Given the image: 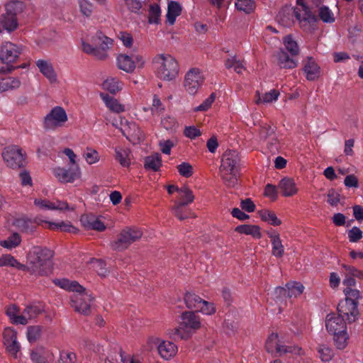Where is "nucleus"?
<instances>
[{
    "instance_id": "f257e3e1",
    "label": "nucleus",
    "mask_w": 363,
    "mask_h": 363,
    "mask_svg": "<svg viewBox=\"0 0 363 363\" xmlns=\"http://www.w3.org/2000/svg\"><path fill=\"white\" fill-rule=\"evenodd\" d=\"M54 283L65 290L74 292L71 296V306L77 312L82 314L89 312L93 298L78 282L67 279H57L54 280Z\"/></svg>"
},
{
    "instance_id": "f03ea898",
    "label": "nucleus",
    "mask_w": 363,
    "mask_h": 363,
    "mask_svg": "<svg viewBox=\"0 0 363 363\" xmlns=\"http://www.w3.org/2000/svg\"><path fill=\"white\" fill-rule=\"evenodd\" d=\"M325 328L328 333L333 335L337 349H345L349 340L347 325L344 318L335 313L328 314L325 318Z\"/></svg>"
},
{
    "instance_id": "7ed1b4c3",
    "label": "nucleus",
    "mask_w": 363,
    "mask_h": 363,
    "mask_svg": "<svg viewBox=\"0 0 363 363\" xmlns=\"http://www.w3.org/2000/svg\"><path fill=\"white\" fill-rule=\"evenodd\" d=\"M240 169V157L235 150L225 151L221 159L220 167V177L225 184L230 187L237 184Z\"/></svg>"
},
{
    "instance_id": "20e7f679",
    "label": "nucleus",
    "mask_w": 363,
    "mask_h": 363,
    "mask_svg": "<svg viewBox=\"0 0 363 363\" xmlns=\"http://www.w3.org/2000/svg\"><path fill=\"white\" fill-rule=\"evenodd\" d=\"M282 338L276 333H272L267 339L265 347L268 352L278 353L280 355L289 353L296 357L292 363H309V360L303 358L306 356V352L297 345L286 346L283 345Z\"/></svg>"
},
{
    "instance_id": "39448f33",
    "label": "nucleus",
    "mask_w": 363,
    "mask_h": 363,
    "mask_svg": "<svg viewBox=\"0 0 363 363\" xmlns=\"http://www.w3.org/2000/svg\"><path fill=\"white\" fill-rule=\"evenodd\" d=\"M201 327V323L199 315L193 312H184L182 314V322L179 326L169 330L168 335L175 340H186Z\"/></svg>"
},
{
    "instance_id": "423d86ee",
    "label": "nucleus",
    "mask_w": 363,
    "mask_h": 363,
    "mask_svg": "<svg viewBox=\"0 0 363 363\" xmlns=\"http://www.w3.org/2000/svg\"><path fill=\"white\" fill-rule=\"evenodd\" d=\"M52 252L48 248L35 246L32 248L28 256L27 266L33 273L45 274L46 269L50 267Z\"/></svg>"
},
{
    "instance_id": "0eeeda50",
    "label": "nucleus",
    "mask_w": 363,
    "mask_h": 363,
    "mask_svg": "<svg viewBox=\"0 0 363 363\" xmlns=\"http://www.w3.org/2000/svg\"><path fill=\"white\" fill-rule=\"evenodd\" d=\"M157 76L165 81L174 79L179 74V65L174 57L168 54L157 55L154 60Z\"/></svg>"
},
{
    "instance_id": "6e6552de",
    "label": "nucleus",
    "mask_w": 363,
    "mask_h": 363,
    "mask_svg": "<svg viewBox=\"0 0 363 363\" xmlns=\"http://www.w3.org/2000/svg\"><path fill=\"white\" fill-rule=\"evenodd\" d=\"M67 121L68 116L65 109L56 106L44 117L43 128L46 130H56L64 127Z\"/></svg>"
},
{
    "instance_id": "1a4fd4ad",
    "label": "nucleus",
    "mask_w": 363,
    "mask_h": 363,
    "mask_svg": "<svg viewBox=\"0 0 363 363\" xmlns=\"http://www.w3.org/2000/svg\"><path fill=\"white\" fill-rule=\"evenodd\" d=\"M143 235L140 229L126 228L123 229L118 238L111 242V247L114 250L122 251L127 249L133 242L139 240Z\"/></svg>"
},
{
    "instance_id": "9d476101",
    "label": "nucleus",
    "mask_w": 363,
    "mask_h": 363,
    "mask_svg": "<svg viewBox=\"0 0 363 363\" xmlns=\"http://www.w3.org/2000/svg\"><path fill=\"white\" fill-rule=\"evenodd\" d=\"M116 65L119 69L133 73L136 68H142L145 65L143 57L139 54H119L116 57Z\"/></svg>"
},
{
    "instance_id": "9b49d317",
    "label": "nucleus",
    "mask_w": 363,
    "mask_h": 363,
    "mask_svg": "<svg viewBox=\"0 0 363 363\" xmlns=\"http://www.w3.org/2000/svg\"><path fill=\"white\" fill-rule=\"evenodd\" d=\"M205 77L199 68H191L185 74L184 87L190 95H195L204 83Z\"/></svg>"
},
{
    "instance_id": "f8f14e48",
    "label": "nucleus",
    "mask_w": 363,
    "mask_h": 363,
    "mask_svg": "<svg viewBox=\"0 0 363 363\" xmlns=\"http://www.w3.org/2000/svg\"><path fill=\"white\" fill-rule=\"evenodd\" d=\"M4 161L6 165L12 169L20 168L25 162V154L16 145H11L4 148L2 152Z\"/></svg>"
},
{
    "instance_id": "ddd939ff",
    "label": "nucleus",
    "mask_w": 363,
    "mask_h": 363,
    "mask_svg": "<svg viewBox=\"0 0 363 363\" xmlns=\"http://www.w3.org/2000/svg\"><path fill=\"white\" fill-rule=\"evenodd\" d=\"M22 47L9 41L0 44V61L9 65L17 61L22 52Z\"/></svg>"
},
{
    "instance_id": "4468645a",
    "label": "nucleus",
    "mask_w": 363,
    "mask_h": 363,
    "mask_svg": "<svg viewBox=\"0 0 363 363\" xmlns=\"http://www.w3.org/2000/svg\"><path fill=\"white\" fill-rule=\"evenodd\" d=\"M55 177L62 183H72L81 177V169L79 165L72 166L69 169L56 167L53 169Z\"/></svg>"
},
{
    "instance_id": "2eb2a0df",
    "label": "nucleus",
    "mask_w": 363,
    "mask_h": 363,
    "mask_svg": "<svg viewBox=\"0 0 363 363\" xmlns=\"http://www.w3.org/2000/svg\"><path fill=\"white\" fill-rule=\"evenodd\" d=\"M3 342L9 354L17 357L21 348L17 340V332L12 328H5L3 331Z\"/></svg>"
},
{
    "instance_id": "dca6fc26",
    "label": "nucleus",
    "mask_w": 363,
    "mask_h": 363,
    "mask_svg": "<svg viewBox=\"0 0 363 363\" xmlns=\"http://www.w3.org/2000/svg\"><path fill=\"white\" fill-rule=\"evenodd\" d=\"M34 205L40 210L48 211H72L73 207H70L67 202L60 200H48L46 199L38 198L34 199Z\"/></svg>"
},
{
    "instance_id": "f3484780",
    "label": "nucleus",
    "mask_w": 363,
    "mask_h": 363,
    "mask_svg": "<svg viewBox=\"0 0 363 363\" xmlns=\"http://www.w3.org/2000/svg\"><path fill=\"white\" fill-rule=\"evenodd\" d=\"M179 201L177 202L173 208L174 213L179 220H184L186 217L180 215V208L184 206L191 203L194 200L192 190L187 186H183L179 189Z\"/></svg>"
},
{
    "instance_id": "a211bd4d",
    "label": "nucleus",
    "mask_w": 363,
    "mask_h": 363,
    "mask_svg": "<svg viewBox=\"0 0 363 363\" xmlns=\"http://www.w3.org/2000/svg\"><path fill=\"white\" fill-rule=\"evenodd\" d=\"M297 6L294 9L295 17L303 26L306 23H314L316 16L308 8L303 0H296Z\"/></svg>"
},
{
    "instance_id": "6ab92c4d",
    "label": "nucleus",
    "mask_w": 363,
    "mask_h": 363,
    "mask_svg": "<svg viewBox=\"0 0 363 363\" xmlns=\"http://www.w3.org/2000/svg\"><path fill=\"white\" fill-rule=\"evenodd\" d=\"M35 65L40 72L50 84H55L58 82L57 74L50 60L40 59L35 62Z\"/></svg>"
},
{
    "instance_id": "aec40b11",
    "label": "nucleus",
    "mask_w": 363,
    "mask_h": 363,
    "mask_svg": "<svg viewBox=\"0 0 363 363\" xmlns=\"http://www.w3.org/2000/svg\"><path fill=\"white\" fill-rule=\"evenodd\" d=\"M337 310V314L343 318L345 317L349 322H353L358 315L357 302L345 300L339 303Z\"/></svg>"
},
{
    "instance_id": "412c9836",
    "label": "nucleus",
    "mask_w": 363,
    "mask_h": 363,
    "mask_svg": "<svg viewBox=\"0 0 363 363\" xmlns=\"http://www.w3.org/2000/svg\"><path fill=\"white\" fill-rule=\"evenodd\" d=\"M123 134L133 143H139L143 137V133L138 125L133 122L126 121L123 125Z\"/></svg>"
},
{
    "instance_id": "4be33fe9",
    "label": "nucleus",
    "mask_w": 363,
    "mask_h": 363,
    "mask_svg": "<svg viewBox=\"0 0 363 363\" xmlns=\"http://www.w3.org/2000/svg\"><path fill=\"white\" fill-rule=\"evenodd\" d=\"M303 72L308 80L313 81L320 75V67L312 57L303 60Z\"/></svg>"
},
{
    "instance_id": "5701e85b",
    "label": "nucleus",
    "mask_w": 363,
    "mask_h": 363,
    "mask_svg": "<svg viewBox=\"0 0 363 363\" xmlns=\"http://www.w3.org/2000/svg\"><path fill=\"white\" fill-rule=\"evenodd\" d=\"M267 234L271 241L272 254L276 257H281L284 254V247L279 233L274 229H270L267 230Z\"/></svg>"
},
{
    "instance_id": "b1692460",
    "label": "nucleus",
    "mask_w": 363,
    "mask_h": 363,
    "mask_svg": "<svg viewBox=\"0 0 363 363\" xmlns=\"http://www.w3.org/2000/svg\"><path fill=\"white\" fill-rule=\"evenodd\" d=\"M30 359L33 363H50L54 359V354L50 349L37 347L31 352Z\"/></svg>"
},
{
    "instance_id": "393cba45",
    "label": "nucleus",
    "mask_w": 363,
    "mask_h": 363,
    "mask_svg": "<svg viewBox=\"0 0 363 363\" xmlns=\"http://www.w3.org/2000/svg\"><path fill=\"white\" fill-rule=\"evenodd\" d=\"M278 189L284 197L293 196L298 191V188L295 181L289 177H284L280 180L278 184Z\"/></svg>"
},
{
    "instance_id": "a878e982",
    "label": "nucleus",
    "mask_w": 363,
    "mask_h": 363,
    "mask_svg": "<svg viewBox=\"0 0 363 363\" xmlns=\"http://www.w3.org/2000/svg\"><path fill=\"white\" fill-rule=\"evenodd\" d=\"M157 351L162 359L168 360L177 354L178 347L174 342L161 339Z\"/></svg>"
},
{
    "instance_id": "bb28decb",
    "label": "nucleus",
    "mask_w": 363,
    "mask_h": 363,
    "mask_svg": "<svg viewBox=\"0 0 363 363\" xmlns=\"http://www.w3.org/2000/svg\"><path fill=\"white\" fill-rule=\"evenodd\" d=\"M18 22L17 17L5 13L0 15V34L4 32L11 33L17 29Z\"/></svg>"
},
{
    "instance_id": "cd10ccee",
    "label": "nucleus",
    "mask_w": 363,
    "mask_h": 363,
    "mask_svg": "<svg viewBox=\"0 0 363 363\" xmlns=\"http://www.w3.org/2000/svg\"><path fill=\"white\" fill-rule=\"evenodd\" d=\"M80 221L82 225L88 230H95L97 231H103L106 229L104 223L94 215H83Z\"/></svg>"
},
{
    "instance_id": "c85d7f7f",
    "label": "nucleus",
    "mask_w": 363,
    "mask_h": 363,
    "mask_svg": "<svg viewBox=\"0 0 363 363\" xmlns=\"http://www.w3.org/2000/svg\"><path fill=\"white\" fill-rule=\"evenodd\" d=\"M100 98L105 106L112 112L119 113L125 111V106L120 101L106 93H100Z\"/></svg>"
},
{
    "instance_id": "c756f323",
    "label": "nucleus",
    "mask_w": 363,
    "mask_h": 363,
    "mask_svg": "<svg viewBox=\"0 0 363 363\" xmlns=\"http://www.w3.org/2000/svg\"><path fill=\"white\" fill-rule=\"evenodd\" d=\"M295 16L294 9L292 7L286 6L283 7L277 16V21L284 26H290L294 23Z\"/></svg>"
},
{
    "instance_id": "7c9ffc66",
    "label": "nucleus",
    "mask_w": 363,
    "mask_h": 363,
    "mask_svg": "<svg viewBox=\"0 0 363 363\" xmlns=\"http://www.w3.org/2000/svg\"><path fill=\"white\" fill-rule=\"evenodd\" d=\"M101 86L104 90L116 94L123 89L124 83L117 77H111L106 79Z\"/></svg>"
},
{
    "instance_id": "2f4dec72",
    "label": "nucleus",
    "mask_w": 363,
    "mask_h": 363,
    "mask_svg": "<svg viewBox=\"0 0 363 363\" xmlns=\"http://www.w3.org/2000/svg\"><path fill=\"white\" fill-rule=\"evenodd\" d=\"M115 158L123 167H128L130 165L132 155L128 148L116 147L115 148Z\"/></svg>"
},
{
    "instance_id": "473e14b6",
    "label": "nucleus",
    "mask_w": 363,
    "mask_h": 363,
    "mask_svg": "<svg viewBox=\"0 0 363 363\" xmlns=\"http://www.w3.org/2000/svg\"><path fill=\"white\" fill-rule=\"evenodd\" d=\"M235 230L240 234L251 235L254 239H259L262 237L261 228L256 225H240L237 226Z\"/></svg>"
},
{
    "instance_id": "72a5a7b5",
    "label": "nucleus",
    "mask_w": 363,
    "mask_h": 363,
    "mask_svg": "<svg viewBox=\"0 0 363 363\" xmlns=\"http://www.w3.org/2000/svg\"><path fill=\"white\" fill-rule=\"evenodd\" d=\"M45 228L52 230H59L61 232H67L71 233H76L77 232V229L72 225L70 222L46 221L45 222Z\"/></svg>"
},
{
    "instance_id": "f704fd0d",
    "label": "nucleus",
    "mask_w": 363,
    "mask_h": 363,
    "mask_svg": "<svg viewBox=\"0 0 363 363\" xmlns=\"http://www.w3.org/2000/svg\"><path fill=\"white\" fill-rule=\"evenodd\" d=\"M90 40L94 45L102 50L104 52L106 50L110 48L113 45V40L105 36L101 32H96V33L91 37Z\"/></svg>"
},
{
    "instance_id": "c9c22d12",
    "label": "nucleus",
    "mask_w": 363,
    "mask_h": 363,
    "mask_svg": "<svg viewBox=\"0 0 363 363\" xmlns=\"http://www.w3.org/2000/svg\"><path fill=\"white\" fill-rule=\"evenodd\" d=\"M20 85L21 82L18 78L11 77H0V94L17 89Z\"/></svg>"
},
{
    "instance_id": "e433bc0d",
    "label": "nucleus",
    "mask_w": 363,
    "mask_h": 363,
    "mask_svg": "<svg viewBox=\"0 0 363 363\" xmlns=\"http://www.w3.org/2000/svg\"><path fill=\"white\" fill-rule=\"evenodd\" d=\"M182 6L181 5L174 1H171L168 4L167 21L170 25H173L177 16L181 14Z\"/></svg>"
},
{
    "instance_id": "4c0bfd02",
    "label": "nucleus",
    "mask_w": 363,
    "mask_h": 363,
    "mask_svg": "<svg viewBox=\"0 0 363 363\" xmlns=\"http://www.w3.org/2000/svg\"><path fill=\"white\" fill-rule=\"evenodd\" d=\"M26 8L25 4L18 0H11L5 5L6 13L9 16H16L21 13Z\"/></svg>"
},
{
    "instance_id": "58836bf2",
    "label": "nucleus",
    "mask_w": 363,
    "mask_h": 363,
    "mask_svg": "<svg viewBox=\"0 0 363 363\" xmlns=\"http://www.w3.org/2000/svg\"><path fill=\"white\" fill-rule=\"evenodd\" d=\"M260 219L273 226H279L281 224V220L278 218L274 211L263 209L258 212Z\"/></svg>"
},
{
    "instance_id": "ea45409f",
    "label": "nucleus",
    "mask_w": 363,
    "mask_h": 363,
    "mask_svg": "<svg viewBox=\"0 0 363 363\" xmlns=\"http://www.w3.org/2000/svg\"><path fill=\"white\" fill-rule=\"evenodd\" d=\"M6 314L13 324L25 325V318H21V313L16 305H10L6 309Z\"/></svg>"
},
{
    "instance_id": "a19ab883",
    "label": "nucleus",
    "mask_w": 363,
    "mask_h": 363,
    "mask_svg": "<svg viewBox=\"0 0 363 363\" xmlns=\"http://www.w3.org/2000/svg\"><path fill=\"white\" fill-rule=\"evenodd\" d=\"M278 64L281 68L293 69L297 66V62L292 59L286 52L281 50L277 55Z\"/></svg>"
},
{
    "instance_id": "79ce46f5",
    "label": "nucleus",
    "mask_w": 363,
    "mask_h": 363,
    "mask_svg": "<svg viewBox=\"0 0 363 363\" xmlns=\"http://www.w3.org/2000/svg\"><path fill=\"white\" fill-rule=\"evenodd\" d=\"M283 44L285 49L291 54V55L296 56L299 54V45L297 41L295 40L294 37H293L291 35H286L283 38Z\"/></svg>"
},
{
    "instance_id": "37998d69",
    "label": "nucleus",
    "mask_w": 363,
    "mask_h": 363,
    "mask_svg": "<svg viewBox=\"0 0 363 363\" xmlns=\"http://www.w3.org/2000/svg\"><path fill=\"white\" fill-rule=\"evenodd\" d=\"M279 96V92L277 90L272 89L268 92L264 93L262 96L259 92L256 95V104L261 103L269 104L276 101Z\"/></svg>"
},
{
    "instance_id": "c03bdc74",
    "label": "nucleus",
    "mask_w": 363,
    "mask_h": 363,
    "mask_svg": "<svg viewBox=\"0 0 363 363\" xmlns=\"http://www.w3.org/2000/svg\"><path fill=\"white\" fill-rule=\"evenodd\" d=\"M82 49L85 53L93 55L98 59L103 60L106 57V52H101L97 46L94 45V44L91 45L87 42L82 41Z\"/></svg>"
},
{
    "instance_id": "a18cd8bd",
    "label": "nucleus",
    "mask_w": 363,
    "mask_h": 363,
    "mask_svg": "<svg viewBox=\"0 0 363 363\" xmlns=\"http://www.w3.org/2000/svg\"><path fill=\"white\" fill-rule=\"evenodd\" d=\"M0 267H11L21 270L26 269V265L19 263L11 255H3L0 257Z\"/></svg>"
},
{
    "instance_id": "49530a36",
    "label": "nucleus",
    "mask_w": 363,
    "mask_h": 363,
    "mask_svg": "<svg viewBox=\"0 0 363 363\" xmlns=\"http://www.w3.org/2000/svg\"><path fill=\"white\" fill-rule=\"evenodd\" d=\"M162 165L161 156L159 154L150 155L145 159V167L147 169L157 171Z\"/></svg>"
},
{
    "instance_id": "de8ad7c7",
    "label": "nucleus",
    "mask_w": 363,
    "mask_h": 363,
    "mask_svg": "<svg viewBox=\"0 0 363 363\" xmlns=\"http://www.w3.org/2000/svg\"><path fill=\"white\" fill-rule=\"evenodd\" d=\"M21 242V238L18 233H13L9 238L0 241V245L9 250L18 247Z\"/></svg>"
},
{
    "instance_id": "09e8293b",
    "label": "nucleus",
    "mask_w": 363,
    "mask_h": 363,
    "mask_svg": "<svg viewBox=\"0 0 363 363\" xmlns=\"http://www.w3.org/2000/svg\"><path fill=\"white\" fill-rule=\"evenodd\" d=\"M41 312L42 309L39 306H28L21 313V318H25V325H26L29 320L35 318Z\"/></svg>"
},
{
    "instance_id": "8fccbe9b",
    "label": "nucleus",
    "mask_w": 363,
    "mask_h": 363,
    "mask_svg": "<svg viewBox=\"0 0 363 363\" xmlns=\"http://www.w3.org/2000/svg\"><path fill=\"white\" fill-rule=\"evenodd\" d=\"M318 357L323 362H328L332 359L334 356L333 350L326 345H319L317 347Z\"/></svg>"
},
{
    "instance_id": "3c124183",
    "label": "nucleus",
    "mask_w": 363,
    "mask_h": 363,
    "mask_svg": "<svg viewBox=\"0 0 363 363\" xmlns=\"http://www.w3.org/2000/svg\"><path fill=\"white\" fill-rule=\"evenodd\" d=\"M184 301L187 308L198 311L203 299L195 294L186 293L184 296Z\"/></svg>"
},
{
    "instance_id": "603ef678",
    "label": "nucleus",
    "mask_w": 363,
    "mask_h": 363,
    "mask_svg": "<svg viewBox=\"0 0 363 363\" xmlns=\"http://www.w3.org/2000/svg\"><path fill=\"white\" fill-rule=\"evenodd\" d=\"M235 6L238 11L245 13H250L255 9V3L252 0H236Z\"/></svg>"
},
{
    "instance_id": "864d4df0",
    "label": "nucleus",
    "mask_w": 363,
    "mask_h": 363,
    "mask_svg": "<svg viewBox=\"0 0 363 363\" xmlns=\"http://www.w3.org/2000/svg\"><path fill=\"white\" fill-rule=\"evenodd\" d=\"M287 296L289 298H297L303 291L304 286L298 282H291L286 284Z\"/></svg>"
},
{
    "instance_id": "5fc2aeb1",
    "label": "nucleus",
    "mask_w": 363,
    "mask_h": 363,
    "mask_svg": "<svg viewBox=\"0 0 363 363\" xmlns=\"http://www.w3.org/2000/svg\"><path fill=\"white\" fill-rule=\"evenodd\" d=\"M161 9L157 4H151L149 9L148 22L158 24L160 22Z\"/></svg>"
},
{
    "instance_id": "6e6d98bb",
    "label": "nucleus",
    "mask_w": 363,
    "mask_h": 363,
    "mask_svg": "<svg viewBox=\"0 0 363 363\" xmlns=\"http://www.w3.org/2000/svg\"><path fill=\"white\" fill-rule=\"evenodd\" d=\"M177 169L180 176L185 178L191 177L194 173V167L187 162H182L177 166Z\"/></svg>"
},
{
    "instance_id": "4d7b16f0",
    "label": "nucleus",
    "mask_w": 363,
    "mask_h": 363,
    "mask_svg": "<svg viewBox=\"0 0 363 363\" xmlns=\"http://www.w3.org/2000/svg\"><path fill=\"white\" fill-rule=\"evenodd\" d=\"M318 16L320 18L326 23H333L335 20L333 11L325 6H321L318 9Z\"/></svg>"
},
{
    "instance_id": "13d9d810",
    "label": "nucleus",
    "mask_w": 363,
    "mask_h": 363,
    "mask_svg": "<svg viewBox=\"0 0 363 363\" xmlns=\"http://www.w3.org/2000/svg\"><path fill=\"white\" fill-rule=\"evenodd\" d=\"M83 157L89 164H96L100 160V155L99 152L91 147L86 148L84 152Z\"/></svg>"
},
{
    "instance_id": "bf43d9fd",
    "label": "nucleus",
    "mask_w": 363,
    "mask_h": 363,
    "mask_svg": "<svg viewBox=\"0 0 363 363\" xmlns=\"http://www.w3.org/2000/svg\"><path fill=\"white\" fill-rule=\"evenodd\" d=\"M42 328L39 325L29 326L27 328V339L29 342L37 341L41 336Z\"/></svg>"
},
{
    "instance_id": "052dcab7",
    "label": "nucleus",
    "mask_w": 363,
    "mask_h": 363,
    "mask_svg": "<svg viewBox=\"0 0 363 363\" xmlns=\"http://www.w3.org/2000/svg\"><path fill=\"white\" fill-rule=\"evenodd\" d=\"M16 226L23 232H32L33 230V225L30 219L26 218H21L16 220Z\"/></svg>"
},
{
    "instance_id": "680f3d73",
    "label": "nucleus",
    "mask_w": 363,
    "mask_h": 363,
    "mask_svg": "<svg viewBox=\"0 0 363 363\" xmlns=\"http://www.w3.org/2000/svg\"><path fill=\"white\" fill-rule=\"evenodd\" d=\"M161 339L157 336H150L147 338L145 342L143 345V349L145 352H151L154 349L158 350V345Z\"/></svg>"
},
{
    "instance_id": "e2e57ef3",
    "label": "nucleus",
    "mask_w": 363,
    "mask_h": 363,
    "mask_svg": "<svg viewBox=\"0 0 363 363\" xmlns=\"http://www.w3.org/2000/svg\"><path fill=\"white\" fill-rule=\"evenodd\" d=\"M216 96L212 93L208 98H206L203 103L199 106L194 108V111H208L214 103Z\"/></svg>"
},
{
    "instance_id": "0e129e2a",
    "label": "nucleus",
    "mask_w": 363,
    "mask_h": 363,
    "mask_svg": "<svg viewBox=\"0 0 363 363\" xmlns=\"http://www.w3.org/2000/svg\"><path fill=\"white\" fill-rule=\"evenodd\" d=\"M79 6L80 12L83 16L89 17L91 15L93 5L89 1L87 0H79Z\"/></svg>"
},
{
    "instance_id": "69168bd1",
    "label": "nucleus",
    "mask_w": 363,
    "mask_h": 363,
    "mask_svg": "<svg viewBox=\"0 0 363 363\" xmlns=\"http://www.w3.org/2000/svg\"><path fill=\"white\" fill-rule=\"evenodd\" d=\"M344 294L345 295L346 301H353V302H357V300L360 297L359 291L353 288H344Z\"/></svg>"
},
{
    "instance_id": "338daca9",
    "label": "nucleus",
    "mask_w": 363,
    "mask_h": 363,
    "mask_svg": "<svg viewBox=\"0 0 363 363\" xmlns=\"http://www.w3.org/2000/svg\"><path fill=\"white\" fill-rule=\"evenodd\" d=\"M118 38L125 48H132L133 45V38L130 33L121 31L118 34Z\"/></svg>"
},
{
    "instance_id": "774afa93",
    "label": "nucleus",
    "mask_w": 363,
    "mask_h": 363,
    "mask_svg": "<svg viewBox=\"0 0 363 363\" xmlns=\"http://www.w3.org/2000/svg\"><path fill=\"white\" fill-rule=\"evenodd\" d=\"M76 354L72 352H62L57 363H75Z\"/></svg>"
}]
</instances>
